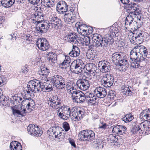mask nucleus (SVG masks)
Listing matches in <instances>:
<instances>
[{
  "label": "nucleus",
  "instance_id": "22",
  "mask_svg": "<svg viewBox=\"0 0 150 150\" xmlns=\"http://www.w3.org/2000/svg\"><path fill=\"white\" fill-rule=\"evenodd\" d=\"M70 12L67 13H65L64 15V20L65 22L73 23L75 21L76 17L73 14L72 11L74 10L72 9H70Z\"/></svg>",
  "mask_w": 150,
  "mask_h": 150
},
{
  "label": "nucleus",
  "instance_id": "48",
  "mask_svg": "<svg viewBox=\"0 0 150 150\" xmlns=\"http://www.w3.org/2000/svg\"><path fill=\"white\" fill-rule=\"evenodd\" d=\"M144 37H142V38L140 37H136L135 38H132V39L133 40H136V41L139 44H140L143 42Z\"/></svg>",
  "mask_w": 150,
  "mask_h": 150
},
{
  "label": "nucleus",
  "instance_id": "21",
  "mask_svg": "<svg viewBox=\"0 0 150 150\" xmlns=\"http://www.w3.org/2000/svg\"><path fill=\"white\" fill-rule=\"evenodd\" d=\"M125 55L123 52H116L114 53L112 56V60L113 62L117 65L120 62V60L122 59L124 55Z\"/></svg>",
  "mask_w": 150,
  "mask_h": 150
},
{
  "label": "nucleus",
  "instance_id": "4",
  "mask_svg": "<svg viewBox=\"0 0 150 150\" xmlns=\"http://www.w3.org/2000/svg\"><path fill=\"white\" fill-rule=\"evenodd\" d=\"M138 47L136 46L131 51L130 54V59L134 63V68H138L140 66L139 63L142 62L141 55L139 53Z\"/></svg>",
  "mask_w": 150,
  "mask_h": 150
},
{
  "label": "nucleus",
  "instance_id": "10",
  "mask_svg": "<svg viewBox=\"0 0 150 150\" xmlns=\"http://www.w3.org/2000/svg\"><path fill=\"white\" fill-rule=\"evenodd\" d=\"M28 133L31 135L39 137L42 134V131L37 125L30 124L27 127Z\"/></svg>",
  "mask_w": 150,
  "mask_h": 150
},
{
  "label": "nucleus",
  "instance_id": "36",
  "mask_svg": "<svg viewBox=\"0 0 150 150\" xmlns=\"http://www.w3.org/2000/svg\"><path fill=\"white\" fill-rule=\"evenodd\" d=\"M54 0H41V4L45 7L50 8L54 4Z\"/></svg>",
  "mask_w": 150,
  "mask_h": 150
},
{
  "label": "nucleus",
  "instance_id": "6",
  "mask_svg": "<svg viewBox=\"0 0 150 150\" xmlns=\"http://www.w3.org/2000/svg\"><path fill=\"white\" fill-rule=\"evenodd\" d=\"M78 136L81 140L89 141L94 139L95 137L94 132L90 129H86L81 131Z\"/></svg>",
  "mask_w": 150,
  "mask_h": 150
},
{
  "label": "nucleus",
  "instance_id": "30",
  "mask_svg": "<svg viewBox=\"0 0 150 150\" xmlns=\"http://www.w3.org/2000/svg\"><path fill=\"white\" fill-rule=\"evenodd\" d=\"M132 88L128 85H123L121 88L122 91L127 96H130L132 94Z\"/></svg>",
  "mask_w": 150,
  "mask_h": 150
},
{
  "label": "nucleus",
  "instance_id": "16",
  "mask_svg": "<svg viewBox=\"0 0 150 150\" xmlns=\"http://www.w3.org/2000/svg\"><path fill=\"white\" fill-rule=\"evenodd\" d=\"M98 65H100L101 67L100 68V71L103 73L108 72L111 70V66L110 62L106 60L100 61ZM100 67L99 66V67Z\"/></svg>",
  "mask_w": 150,
  "mask_h": 150
},
{
  "label": "nucleus",
  "instance_id": "42",
  "mask_svg": "<svg viewBox=\"0 0 150 150\" xmlns=\"http://www.w3.org/2000/svg\"><path fill=\"white\" fill-rule=\"evenodd\" d=\"M146 111L145 110H143L140 114L139 117L143 120H150V118L147 114Z\"/></svg>",
  "mask_w": 150,
  "mask_h": 150
},
{
  "label": "nucleus",
  "instance_id": "56",
  "mask_svg": "<svg viewBox=\"0 0 150 150\" xmlns=\"http://www.w3.org/2000/svg\"><path fill=\"white\" fill-rule=\"evenodd\" d=\"M108 96H109L110 98H113L114 96H115V93L113 90H111L110 91L108 94Z\"/></svg>",
  "mask_w": 150,
  "mask_h": 150
},
{
  "label": "nucleus",
  "instance_id": "44",
  "mask_svg": "<svg viewBox=\"0 0 150 150\" xmlns=\"http://www.w3.org/2000/svg\"><path fill=\"white\" fill-rule=\"evenodd\" d=\"M121 126L120 125H117L114 127L112 129V132L113 133H115L119 135H121L122 134V132L120 129Z\"/></svg>",
  "mask_w": 150,
  "mask_h": 150
},
{
  "label": "nucleus",
  "instance_id": "7",
  "mask_svg": "<svg viewBox=\"0 0 150 150\" xmlns=\"http://www.w3.org/2000/svg\"><path fill=\"white\" fill-rule=\"evenodd\" d=\"M49 19V22L47 24L46 26V28H48V30L52 28L57 30L61 27L62 24L60 19L57 16H51Z\"/></svg>",
  "mask_w": 150,
  "mask_h": 150
},
{
  "label": "nucleus",
  "instance_id": "53",
  "mask_svg": "<svg viewBox=\"0 0 150 150\" xmlns=\"http://www.w3.org/2000/svg\"><path fill=\"white\" fill-rule=\"evenodd\" d=\"M63 127L65 131H68L70 129L69 124L66 122H64L63 123Z\"/></svg>",
  "mask_w": 150,
  "mask_h": 150
},
{
  "label": "nucleus",
  "instance_id": "2",
  "mask_svg": "<svg viewBox=\"0 0 150 150\" xmlns=\"http://www.w3.org/2000/svg\"><path fill=\"white\" fill-rule=\"evenodd\" d=\"M40 81L37 79L31 80L29 82L27 86L26 91L28 94L32 93H36L42 91L50 92L53 90V87L52 84L49 83L40 84Z\"/></svg>",
  "mask_w": 150,
  "mask_h": 150
},
{
  "label": "nucleus",
  "instance_id": "26",
  "mask_svg": "<svg viewBox=\"0 0 150 150\" xmlns=\"http://www.w3.org/2000/svg\"><path fill=\"white\" fill-rule=\"evenodd\" d=\"M46 55L47 59L50 62L55 63L57 60V55L52 52H47Z\"/></svg>",
  "mask_w": 150,
  "mask_h": 150
},
{
  "label": "nucleus",
  "instance_id": "19",
  "mask_svg": "<svg viewBox=\"0 0 150 150\" xmlns=\"http://www.w3.org/2000/svg\"><path fill=\"white\" fill-rule=\"evenodd\" d=\"M127 10L130 11V13L133 15H139L141 13V11L136 4L134 3L132 4H128Z\"/></svg>",
  "mask_w": 150,
  "mask_h": 150
},
{
  "label": "nucleus",
  "instance_id": "55",
  "mask_svg": "<svg viewBox=\"0 0 150 150\" xmlns=\"http://www.w3.org/2000/svg\"><path fill=\"white\" fill-rule=\"evenodd\" d=\"M59 117L60 118L64 120H66L69 117L68 116H67L66 115V114H63V112H60L59 113Z\"/></svg>",
  "mask_w": 150,
  "mask_h": 150
},
{
  "label": "nucleus",
  "instance_id": "34",
  "mask_svg": "<svg viewBox=\"0 0 150 150\" xmlns=\"http://www.w3.org/2000/svg\"><path fill=\"white\" fill-rule=\"evenodd\" d=\"M86 70L89 72L96 71L97 70L96 65L93 63L87 64L85 67Z\"/></svg>",
  "mask_w": 150,
  "mask_h": 150
},
{
  "label": "nucleus",
  "instance_id": "51",
  "mask_svg": "<svg viewBox=\"0 0 150 150\" xmlns=\"http://www.w3.org/2000/svg\"><path fill=\"white\" fill-rule=\"evenodd\" d=\"M80 97V98L79 99V100L77 103L83 102L85 101L86 99H87L86 95V96H85L84 93H83L82 92H81Z\"/></svg>",
  "mask_w": 150,
  "mask_h": 150
},
{
  "label": "nucleus",
  "instance_id": "13",
  "mask_svg": "<svg viewBox=\"0 0 150 150\" xmlns=\"http://www.w3.org/2000/svg\"><path fill=\"white\" fill-rule=\"evenodd\" d=\"M37 46L40 50L45 51L50 47L49 43L45 38H40L37 40L36 42Z\"/></svg>",
  "mask_w": 150,
  "mask_h": 150
},
{
  "label": "nucleus",
  "instance_id": "28",
  "mask_svg": "<svg viewBox=\"0 0 150 150\" xmlns=\"http://www.w3.org/2000/svg\"><path fill=\"white\" fill-rule=\"evenodd\" d=\"M125 55H124V58H122V59L120 60L116 65L119 66L122 69L126 70L129 67V64L127 59L125 58Z\"/></svg>",
  "mask_w": 150,
  "mask_h": 150
},
{
  "label": "nucleus",
  "instance_id": "33",
  "mask_svg": "<svg viewBox=\"0 0 150 150\" xmlns=\"http://www.w3.org/2000/svg\"><path fill=\"white\" fill-rule=\"evenodd\" d=\"M77 35L75 33H70L68 34L67 38L68 41L70 42H72L74 44H77L76 40Z\"/></svg>",
  "mask_w": 150,
  "mask_h": 150
},
{
  "label": "nucleus",
  "instance_id": "32",
  "mask_svg": "<svg viewBox=\"0 0 150 150\" xmlns=\"http://www.w3.org/2000/svg\"><path fill=\"white\" fill-rule=\"evenodd\" d=\"M9 100L7 97L4 96L0 91V105L6 106L9 104Z\"/></svg>",
  "mask_w": 150,
  "mask_h": 150
},
{
  "label": "nucleus",
  "instance_id": "9",
  "mask_svg": "<svg viewBox=\"0 0 150 150\" xmlns=\"http://www.w3.org/2000/svg\"><path fill=\"white\" fill-rule=\"evenodd\" d=\"M114 78L110 74H105L101 79L102 84L104 87H110L113 84Z\"/></svg>",
  "mask_w": 150,
  "mask_h": 150
},
{
  "label": "nucleus",
  "instance_id": "8",
  "mask_svg": "<svg viewBox=\"0 0 150 150\" xmlns=\"http://www.w3.org/2000/svg\"><path fill=\"white\" fill-rule=\"evenodd\" d=\"M44 16L41 13L39 14V17H38V22L35 28V31L40 34H42L43 33H46L48 30V28H46L47 24H45L42 21L44 20L43 17Z\"/></svg>",
  "mask_w": 150,
  "mask_h": 150
},
{
  "label": "nucleus",
  "instance_id": "29",
  "mask_svg": "<svg viewBox=\"0 0 150 150\" xmlns=\"http://www.w3.org/2000/svg\"><path fill=\"white\" fill-rule=\"evenodd\" d=\"M10 147L11 150H22V146L19 142L13 141L10 143Z\"/></svg>",
  "mask_w": 150,
  "mask_h": 150
},
{
  "label": "nucleus",
  "instance_id": "43",
  "mask_svg": "<svg viewBox=\"0 0 150 150\" xmlns=\"http://www.w3.org/2000/svg\"><path fill=\"white\" fill-rule=\"evenodd\" d=\"M41 76H40V79L41 80L40 81V84L41 83L43 84H45L46 82L49 81V80L50 79V78H47L48 75V74H40Z\"/></svg>",
  "mask_w": 150,
  "mask_h": 150
},
{
  "label": "nucleus",
  "instance_id": "61",
  "mask_svg": "<svg viewBox=\"0 0 150 150\" xmlns=\"http://www.w3.org/2000/svg\"><path fill=\"white\" fill-rule=\"evenodd\" d=\"M21 71L23 73H26L28 72V69L26 65L23 67L21 69Z\"/></svg>",
  "mask_w": 150,
  "mask_h": 150
},
{
  "label": "nucleus",
  "instance_id": "35",
  "mask_svg": "<svg viewBox=\"0 0 150 150\" xmlns=\"http://www.w3.org/2000/svg\"><path fill=\"white\" fill-rule=\"evenodd\" d=\"M81 91H78L76 92H73L72 95H71V98H72L73 101L76 103H78L79 99L80 98V96L81 93Z\"/></svg>",
  "mask_w": 150,
  "mask_h": 150
},
{
  "label": "nucleus",
  "instance_id": "24",
  "mask_svg": "<svg viewBox=\"0 0 150 150\" xmlns=\"http://www.w3.org/2000/svg\"><path fill=\"white\" fill-rule=\"evenodd\" d=\"M96 97V95L95 96L93 93H88L86 95V98L88 103L91 105H95L97 100Z\"/></svg>",
  "mask_w": 150,
  "mask_h": 150
},
{
  "label": "nucleus",
  "instance_id": "17",
  "mask_svg": "<svg viewBox=\"0 0 150 150\" xmlns=\"http://www.w3.org/2000/svg\"><path fill=\"white\" fill-rule=\"evenodd\" d=\"M48 104L52 108L56 107L61 104V99L56 95L52 96L47 99Z\"/></svg>",
  "mask_w": 150,
  "mask_h": 150
},
{
  "label": "nucleus",
  "instance_id": "47",
  "mask_svg": "<svg viewBox=\"0 0 150 150\" xmlns=\"http://www.w3.org/2000/svg\"><path fill=\"white\" fill-rule=\"evenodd\" d=\"M50 72L49 69L47 67H43L41 68L40 71L38 72L39 74H49Z\"/></svg>",
  "mask_w": 150,
  "mask_h": 150
},
{
  "label": "nucleus",
  "instance_id": "27",
  "mask_svg": "<svg viewBox=\"0 0 150 150\" xmlns=\"http://www.w3.org/2000/svg\"><path fill=\"white\" fill-rule=\"evenodd\" d=\"M80 50L79 48L76 46L73 45V48L69 53V55L72 57H77L80 54Z\"/></svg>",
  "mask_w": 150,
  "mask_h": 150
},
{
  "label": "nucleus",
  "instance_id": "23",
  "mask_svg": "<svg viewBox=\"0 0 150 150\" xmlns=\"http://www.w3.org/2000/svg\"><path fill=\"white\" fill-rule=\"evenodd\" d=\"M139 50V53L141 55L142 61H144L147 57L148 51L146 48L144 46H137Z\"/></svg>",
  "mask_w": 150,
  "mask_h": 150
},
{
  "label": "nucleus",
  "instance_id": "38",
  "mask_svg": "<svg viewBox=\"0 0 150 150\" xmlns=\"http://www.w3.org/2000/svg\"><path fill=\"white\" fill-rule=\"evenodd\" d=\"M134 18L130 16H128L126 17L125 19V25L128 28L129 26H130L132 24V23H134Z\"/></svg>",
  "mask_w": 150,
  "mask_h": 150
},
{
  "label": "nucleus",
  "instance_id": "52",
  "mask_svg": "<svg viewBox=\"0 0 150 150\" xmlns=\"http://www.w3.org/2000/svg\"><path fill=\"white\" fill-rule=\"evenodd\" d=\"M22 100V98L18 96H15L13 98V101L14 102L18 104V103H20V102Z\"/></svg>",
  "mask_w": 150,
  "mask_h": 150
},
{
  "label": "nucleus",
  "instance_id": "5",
  "mask_svg": "<svg viewBox=\"0 0 150 150\" xmlns=\"http://www.w3.org/2000/svg\"><path fill=\"white\" fill-rule=\"evenodd\" d=\"M53 86L59 90L65 88L66 81L65 79L62 76L59 75H55L51 79Z\"/></svg>",
  "mask_w": 150,
  "mask_h": 150
},
{
  "label": "nucleus",
  "instance_id": "12",
  "mask_svg": "<svg viewBox=\"0 0 150 150\" xmlns=\"http://www.w3.org/2000/svg\"><path fill=\"white\" fill-rule=\"evenodd\" d=\"M84 112L83 110L72 108L71 109L70 117L75 119L74 121H78L82 119L84 115Z\"/></svg>",
  "mask_w": 150,
  "mask_h": 150
},
{
  "label": "nucleus",
  "instance_id": "15",
  "mask_svg": "<svg viewBox=\"0 0 150 150\" xmlns=\"http://www.w3.org/2000/svg\"><path fill=\"white\" fill-rule=\"evenodd\" d=\"M56 10L60 14H63L68 11V6L64 1H61L58 2L57 5Z\"/></svg>",
  "mask_w": 150,
  "mask_h": 150
},
{
  "label": "nucleus",
  "instance_id": "37",
  "mask_svg": "<svg viewBox=\"0 0 150 150\" xmlns=\"http://www.w3.org/2000/svg\"><path fill=\"white\" fill-rule=\"evenodd\" d=\"M2 6L6 8L12 6L15 2V0H3Z\"/></svg>",
  "mask_w": 150,
  "mask_h": 150
},
{
  "label": "nucleus",
  "instance_id": "39",
  "mask_svg": "<svg viewBox=\"0 0 150 150\" xmlns=\"http://www.w3.org/2000/svg\"><path fill=\"white\" fill-rule=\"evenodd\" d=\"M62 110V112H63V114H66L67 116L69 117L71 115V109L68 106H61V108Z\"/></svg>",
  "mask_w": 150,
  "mask_h": 150
},
{
  "label": "nucleus",
  "instance_id": "64",
  "mask_svg": "<svg viewBox=\"0 0 150 150\" xmlns=\"http://www.w3.org/2000/svg\"><path fill=\"white\" fill-rule=\"evenodd\" d=\"M121 2L124 4H127L130 2V0H120Z\"/></svg>",
  "mask_w": 150,
  "mask_h": 150
},
{
  "label": "nucleus",
  "instance_id": "59",
  "mask_svg": "<svg viewBox=\"0 0 150 150\" xmlns=\"http://www.w3.org/2000/svg\"><path fill=\"white\" fill-rule=\"evenodd\" d=\"M69 93L70 94H71V95H72V93H73V92H76V91H76V89H75L74 88V87H71V86H70L69 87Z\"/></svg>",
  "mask_w": 150,
  "mask_h": 150
},
{
  "label": "nucleus",
  "instance_id": "25",
  "mask_svg": "<svg viewBox=\"0 0 150 150\" xmlns=\"http://www.w3.org/2000/svg\"><path fill=\"white\" fill-rule=\"evenodd\" d=\"M11 109L12 110L13 114L14 115L17 114L23 116L25 115V114L27 113L25 109H24L23 111H22L21 112H20L19 110L20 108H18V106L16 105L11 107Z\"/></svg>",
  "mask_w": 150,
  "mask_h": 150
},
{
  "label": "nucleus",
  "instance_id": "58",
  "mask_svg": "<svg viewBox=\"0 0 150 150\" xmlns=\"http://www.w3.org/2000/svg\"><path fill=\"white\" fill-rule=\"evenodd\" d=\"M85 28L87 29V31L88 35L92 34L93 32V28L90 26L87 27V25H86V27H85Z\"/></svg>",
  "mask_w": 150,
  "mask_h": 150
},
{
  "label": "nucleus",
  "instance_id": "60",
  "mask_svg": "<svg viewBox=\"0 0 150 150\" xmlns=\"http://www.w3.org/2000/svg\"><path fill=\"white\" fill-rule=\"evenodd\" d=\"M24 38L25 40H26L27 41H28L29 42H31L32 41V37H30V34L25 36Z\"/></svg>",
  "mask_w": 150,
  "mask_h": 150
},
{
  "label": "nucleus",
  "instance_id": "45",
  "mask_svg": "<svg viewBox=\"0 0 150 150\" xmlns=\"http://www.w3.org/2000/svg\"><path fill=\"white\" fill-rule=\"evenodd\" d=\"M134 28L135 30H137L138 28H140L142 25V22L141 21L140 19H137L136 21L134 22Z\"/></svg>",
  "mask_w": 150,
  "mask_h": 150
},
{
  "label": "nucleus",
  "instance_id": "57",
  "mask_svg": "<svg viewBox=\"0 0 150 150\" xmlns=\"http://www.w3.org/2000/svg\"><path fill=\"white\" fill-rule=\"evenodd\" d=\"M84 42H85V45L86 46L90 44V40L89 37L86 36L84 39Z\"/></svg>",
  "mask_w": 150,
  "mask_h": 150
},
{
  "label": "nucleus",
  "instance_id": "20",
  "mask_svg": "<svg viewBox=\"0 0 150 150\" xmlns=\"http://www.w3.org/2000/svg\"><path fill=\"white\" fill-rule=\"evenodd\" d=\"M22 107H24L27 108V110H32V108H34L35 106L34 101L32 99L26 98L23 100L22 102Z\"/></svg>",
  "mask_w": 150,
  "mask_h": 150
},
{
  "label": "nucleus",
  "instance_id": "49",
  "mask_svg": "<svg viewBox=\"0 0 150 150\" xmlns=\"http://www.w3.org/2000/svg\"><path fill=\"white\" fill-rule=\"evenodd\" d=\"M144 33L143 31L137 32L136 33H134L133 34V36L132 38H135V37H140V38L142 37H144Z\"/></svg>",
  "mask_w": 150,
  "mask_h": 150
},
{
  "label": "nucleus",
  "instance_id": "14",
  "mask_svg": "<svg viewBox=\"0 0 150 150\" xmlns=\"http://www.w3.org/2000/svg\"><path fill=\"white\" fill-rule=\"evenodd\" d=\"M86 78H83V77L82 79L78 80L76 82L78 87L81 90L85 91L88 89L90 86L89 81Z\"/></svg>",
  "mask_w": 150,
  "mask_h": 150
},
{
  "label": "nucleus",
  "instance_id": "62",
  "mask_svg": "<svg viewBox=\"0 0 150 150\" xmlns=\"http://www.w3.org/2000/svg\"><path fill=\"white\" fill-rule=\"evenodd\" d=\"M29 3L34 5H36L38 6L39 5L37 1V0H28Z\"/></svg>",
  "mask_w": 150,
  "mask_h": 150
},
{
  "label": "nucleus",
  "instance_id": "46",
  "mask_svg": "<svg viewBox=\"0 0 150 150\" xmlns=\"http://www.w3.org/2000/svg\"><path fill=\"white\" fill-rule=\"evenodd\" d=\"M71 59L69 56L66 55L65 56V59L64 61L60 64V66H64V67L66 68L65 65L69 64L70 62Z\"/></svg>",
  "mask_w": 150,
  "mask_h": 150
},
{
  "label": "nucleus",
  "instance_id": "11",
  "mask_svg": "<svg viewBox=\"0 0 150 150\" xmlns=\"http://www.w3.org/2000/svg\"><path fill=\"white\" fill-rule=\"evenodd\" d=\"M62 129L58 126H54L47 130V133L49 136L53 137L54 135L55 138H59L62 134L61 131Z\"/></svg>",
  "mask_w": 150,
  "mask_h": 150
},
{
  "label": "nucleus",
  "instance_id": "54",
  "mask_svg": "<svg viewBox=\"0 0 150 150\" xmlns=\"http://www.w3.org/2000/svg\"><path fill=\"white\" fill-rule=\"evenodd\" d=\"M117 138H116V135L114 136L112 134H110L108 137V139H110L111 142H115L117 140Z\"/></svg>",
  "mask_w": 150,
  "mask_h": 150
},
{
  "label": "nucleus",
  "instance_id": "18",
  "mask_svg": "<svg viewBox=\"0 0 150 150\" xmlns=\"http://www.w3.org/2000/svg\"><path fill=\"white\" fill-rule=\"evenodd\" d=\"M94 91L96 96L100 98H103L107 94L106 89L102 87L99 86L96 87Z\"/></svg>",
  "mask_w": 150,
  "mask_h": 150
},
{
  "label": "nucleus",
  "instance_id": "41",
  "mask_svg": "<svg viewBox=\"0 0 150 150\" xmlns=\"http://www.w3.org/2000/svg\"><path fill=\"white\" fill-rule=\"evenodd\" d=\"M134 118L133 115L132 114L129 113V114H127L124 117L122 118V120L125 122H128L131 121Z\"/></svg>",
  "mask_w": 150,
  "mask_h": 150
},
{
  "label": "nucleus",
  "instance_id": "40",
  "mask_svg": "<svg viewBox=\"0 0 150 150\" xmlns=\"http://www.w3.org/2000/svg\"><path fill=\"white\" fill-rule=\"evenodd\" d=\"M39 17V13L37 12L32 14L30 18V21L37 25V22H38V17Z\"/></svg>",
  "mask_w": 150,
  "mask_h": 150
},
{
  "label": "nucleus",
  "instance_id": "63",
  "mask_svg": "<svg viewBox=\"0 0 150 150\" xmlns=\"http://www.w3.org/2000/svg\"><path fill=\"white\" fill-rule=\"evenodd\" d=\"M69 143L71 144V145L73 146L75 148L76 147V145L74 140L71 138H69Z\"/></svg>",
  "mask_w": 150,
  "mask_h": 150
},
{
  "label": "nucleus",
  "instance_id": "50",
  "mask_svg": "<svg viewBox=\"0 0 150 150\" xmlns=\"http://www.w3.org/2000/svg\"><path fill=\"white\" fill-rule=\"evenodd\" d=\"M98 129L105 130L107 128V125L106 123L103 122H100L99 125Z\"/></svg>",
  "mask_w": 150,
  "mask_h": 150
},
{
  "label": "nucleus",
  "instance_id": "3",
  "mask_svg": "<svg viewBox=\"0 0 150 150\" xmlns=\"http://www.w3.org/2000/svg\"><path fill=\"white\" fill-rule=\"evenodd\" d=\"M83 64V62L81 59L74 60L70 65V70L72 73L75 74H82L83 70H84L85 69Z\"/></svg>",
  "mask_w": 150,
  "mask_h": 150
},
{
  "label": "nucleus",
  "instance_id": "31",
  "mask_svg": "<svg viewBox=\"0 0 150 150\" xmlns=\"http://www.w3.org/2000/svg\"><path fill=\"white\" fill-rule=\"evenodd\" d=\"M86 25L82 24L79 25L77 30L79 33L81 35L84 36L85 35H88V34L87 31V29L85 28Z\"/></svg>",
  "mask_w": 150,
  "mask_h": 150
},
{
  "label": "nucleus",
  "instance_id": "1",
  "mask_svg": "<svg viewBox=\"0 0 150 150\" xmlns=\"http://www.w3.org/2000/svg\"><path fill=\"white\" fill-rule=\"evenodd\" d=\"M115 36V33L113 30L103 36L100 34L96 35L93 38V44L88 46L89 50L92 51L94 46L101 50L106 49L112 44L114 41L113 38Z\"/></svg>",
  "mask_w": 150,
  "mask_h": 150
}]
</instances>
